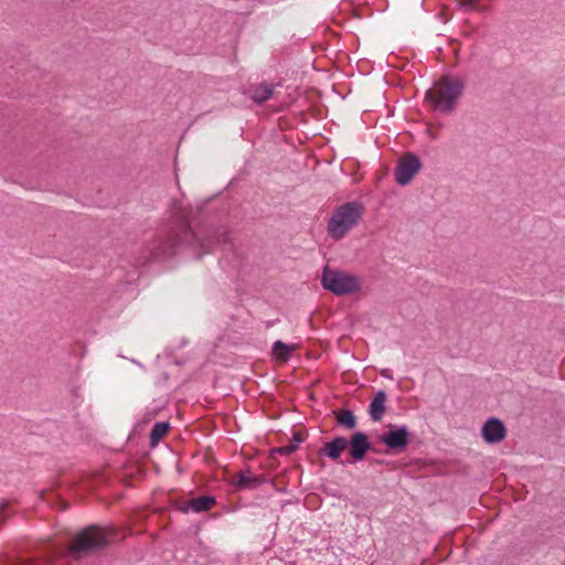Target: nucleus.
Listing matches in <instances>:
<instances>
[{
    "mask_svg": "<svg viewBox=\"0 0 565 565\" xmlns=\"http://www.w3.org/2000/svg\"><path fill=\"white\" fill-rule=\"evenodd\" d=\"M108 544L106 532L97 525H90L74 536L67 551L74 559L78 561L102 551Z\"/></svg>",
    "mask_w": 565,
    "mask_h": 565,
    "instance_id": "nucleus-4",
    "label": "nucleus"
},
{
    "mask_svg": "<svg viewBox=\"0 0 565 565\" xmlns=\"http://www.w3.org/2000/svg\"><path fill=\"white\" fill-rule=\"evenodd\" d=\"M337 423L341 426H344L349 429H353L356 426V418L353 412L351 411H342L337 415Z\"/></svg>",
    "mask_w": 565,
    "mask_h": 565,
    "instance_id": "nucleus-17",
    "label": "nucleus"
},
{
    "mask_svg": "<svg viewBox=\"0 0 565 565\" xmlns=\"http://www.w3.org/2000/svg\"><path fill=\"white\" fill-rule=\"evenodd\" d=\"M201 234L194 232L186 222L184 215L181 216L180 223L163 233H160L145 249L143 255L145 263L148 262H161L174 254L185 245L193 248L209 249L210 246L216 243H224L227 238V232L225 230H209L204 232V237Z\"/></svg>",
    "mask_w": 565,
    "mask_h": 565,
    "instance_id": "nucleus-1",
    "label": "nucleus"
},
{
    "mask_svg": "<svg viewBox=\"0 0 565 565\" xmlns=\"http://www.w3.org/2000/svg\"><path fill=\"white\" fill-rule=\"evenodd\" d=\"M215 504V499L213 497H199L190 500L186 505L182 507L181 510L183 512H188L191 509L194 512H203L207 511Z\"/></svg>",
    "mask_w": 565,
    "mask_h": 565,
    "instance_id": "nucleus-13",
    "label": "nucleus"
},
{
    "mask_svg": "<svg viewBox=\"0 0 565 565\" xmlns=\"http://www.w3.org/2000/svg\"><path fill=\"white\" fill-rule=\"evenodd\" d=\"M274 94V85L270 84H260L252 93V99L256 104H263L268 100Z\"/></svg>",
    "mask_w": 565,
    "mask_h": 565,
    "instance_id": "nucleus-14",
    "label": "nucleus"
},
{
    "mask_svg": "<svg viewBox=\"0 0 565 565\" xmlns=\"http://www.w3.org/2000/svg\"><path fill=\"white\" fill-rule=\"evenodd\" d=\"M382 441L390 449H404L409 444V433L406 426L393 427L382 436Z\"/></svg>",
    "mask_w": 565,
    "mask_h": 565,
    "instance_id": "nucleus-9",
    "label": "nucleus"
},
{
    "mask_svg": "<svg viewBox=\"0 0 565 565\" xmlns=\"http://www.w3.org/2000/svg\"><path fill=\"white\" fill-rule=\"evenodd\" d=\"M266 479L262 476H255L250 470L242 471L237 475L235 486L237 489H256L263 484Z\"/></svg>",
    "mask_w": 565,
    "mask_h": 565,
    "instance_id": "nucleus-12",
    "label": "nucleus"
},
{
    "mask_svg": "<svg viewBox=\"0 0 565 565\" xmlns=\"http://www.w3.org/2000/svg\"><path fill=\"white\" fill-rule=\"evenodd\" d=\"M466 82L461 77L444 76L435 83L434 87L426 93V99L429 100L434 108L443 111L450 113L460 96L463 93Z\"/></svg>",
    "mask_w": 565,
    "mask_h": 565,
    "instance_id": "nucleus-2",
    "label": "nucleus"
},
{
    "mask_svg": "<svg viewBox=\"0 0 565 565\" xmlns=\"http://www.w3.org/2000/svg\"><path fill=\"white\" fill-rule=\"evenodd\" d=\"M348 447V439L342 436L334 437L331 441H328L318 450L320 456L328 457L329 459L337 461L340 459L341 454Z\"/></svg>",
    "mask_w": 565,
    "mask_h": 565,
    "instance_id": "nucleus-10",
    "label": "nucleus"
},
{
    "mask_svg": "<svg viewBox=\"0 0 565 565\" xmlns=\"http://www.w3.org/2000/svg\"><path fill=\"white\" fill-rule=\"evenodd\" d=\"M481 435L486 443L498 444L505 438L507 429L500 419L492 417L483 424Z\"/></svg>",
    "mask_w": 565,
    "mask_h": 565,
    "instance_id": "nucleus-7",
    "label": "nucleus"
},
{
    "mask_svg": "<svg viewBox=\"0 0 565 565\" xmlns=\"http://www.w3.org/2000/svg\"><path fill=\"white\" fill-rule=\"evenodd\" d=\"M422 162L414 153H407L401 158L395 169V179L399 185L408 184L414 175L420 170Z\"/></svg>",
    "mask_w": 565,
    "mask_h": 565,
    "instance_id": "nucleus-6",
    "label": "nucleus"
},
{
    "mask_svg": "<svg viewBox=\"0 0 565 565\" xmlns=\"http://www.w3.org/2000/svg\"><path fill=\"white\" fill-rule=\"evenodd\" d=\"M386 393L382 390L374 395L369 406V414L373 422H380L382 419L386 411Z\"/></svg>",
    "mask_w": 565,
    "mask_h": 565,
    "instance_id": "nucleus-11",
    "label": "nucleus"
},
{
    "mask_svg": "<svg viewBox=\"0 0 565 565\" xmlns=\"http://www.w3.org/2000/svg\"><path fill=\"white\" fill-rule=\"evenodd\" d=\"M364 213V205L359 201L347 202L335 209L328 222V234L339 241L356 226Z\"/></svg>",
    "mask_w": 565,
    "mask_h": 565,
    "instance_id": "nucleus-3",
    "label": "nucleus"
},
{
    "mask_svg": "<svg viewBox=\"0 0 565 565\" xmlns=\"http://www.w3.org/2000/svg\"><path fill=\"white\" fill-rule=\"evenodd\" d=\"M294 350L295 345H288L280 340L275 341L273 344V353L281 362L288 361Z\"/></svg>",
    "mask_w": 565,
    "mask_h": 565,
    "instance_id": "nucleus-15",
    "label": "nucleus"
},
{
    "mask_svg": "<svg viewBox=\"0 0 565 565\" xmlns=\"http://www.w3.org/2000/svg\"><path fill=\"white\" fill-rule=\"evenodd\" d=\"M170 424L168 422H158L150 431L151 445H157L159 440L168 433Z\"/></svg>",
    "mask_w": 565,
    "mask_h": 565,
    "instance_id": "nucleus-16",
    "label": "nucleus"
},
{
    "mask_svg": "<svg viewBox=\"0 0 565 565\" xmlns=\"http://www.w3.org/2000/svg\"><path fill=\"white\" fill-rule=\"evenodd\" d=\"M302 441V438L299 434H294L291 443H289L288 446L281 447L278 449V451L282 455H288L297 450L300 443Z\"/></svg>",
    "mask_w": 565,
    "mask_h": 565,
    "instance_id": "nucleus-18",
    "label": "nucleus"
},
{
    "mask_svg": "<svg viewBox=\"0 0 565 565\" xmlns=\"http://www.w3.org/2000/svg\"><path fill=\"white\" fill-rule=\"evenodd\" d=\"M348 447L350 455L354 461L364 459L366 452L371 449V443L369 436L363 431H356L348 440Z\"/></svg>",
    "mask_w": 565,
    "mask_h": 565,
    "instance_id": "nucleus-8",
    "label": "nucleus"
},
{
    "mask_svg": "<svg viewBox=\"0 0 565 565\" xmlns=\"http://www.w3.org/2000/svg\"><path fill=\"white\" fill-rule=\"evenodd\" d=\"M8 507H9V502L8 501H3L0 504V524L3 523L6 521V519L8 518V515H9L6 512Z\"/></svg>",
    "mask_w": 565,
    "mask_h": 565,
    "instance_id": "nucleus-19",
    "label": "nucleus"
},
{
    "mask_svg": "<svg viewBox=\"0 0 565 565\" xmlns=\"http://www.w3.org/2000/svg\"><path fill=\"white\" fill-rule=\"evenodd\" d=\"M321 285L337 296H344L356 292L361 288L359 278L350 273L331 269L324 266Z\"/></svg>",
    "mask_w": 565,
    "mask_h": 565,
    "instance_id": "nucleus-5",
    "label": "nucleus"
}]
</instances>
